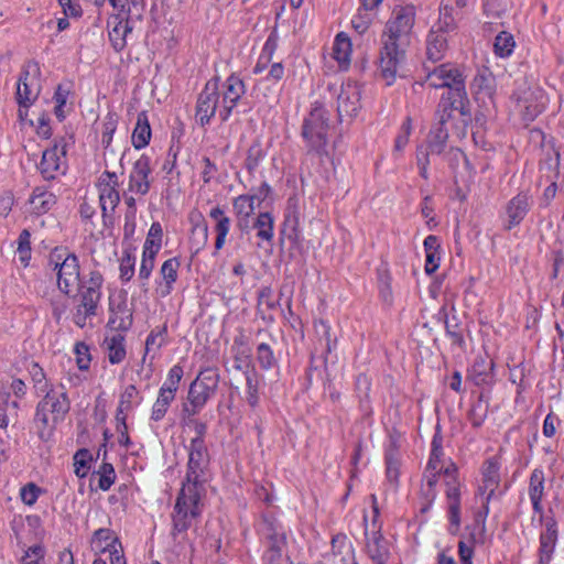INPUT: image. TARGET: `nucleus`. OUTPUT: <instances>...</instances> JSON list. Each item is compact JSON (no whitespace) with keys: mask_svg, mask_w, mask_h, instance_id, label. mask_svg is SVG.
<instances>
[{"mask_svg":"<svg viewBox=\"0 0 564 564\" xmlns=\"http://www.w3.org/2000/svg\"><path fill=\"white\" fill-rule=\"evenodd\" d=\"M66 154V144L59 145L55 143L51 149H47L42 154V160L39 165L40 172L45 180L55 178V173L63 172L62 158Z\"/></svg>","mask_w":564,"mask_h":564,"instance_id":"4468645a","label":"nucleus"},{"mask_svg":"<svg viewBox=\"0 0 564 564\" xmlns=\"http://www.w3.org/2000/svg\"><path fill=\"white\" fill-rule=\"evenodd\" d=\"M97 474L99 475L98 487L101 490H108L116 479L113 466L109 463H102Z\"/></svg>","mask_w":564,"mask_h":564,"instance_id":"a18cd8bd","label":"nucleus"},{"mask_svg":"<svg viewBox=\"0 0 564 564\" xmlns=\"http://www.w3.org/2000/svg\"><path fill=\"white\" fill-rule=\"evenodd\" d=\"M257 229V236L265 241L273 238V217L269 213H260L253 224Z\"/></svg>","mask_w":564,"mask_h":564,"instance_id":"72a5a7b5","label":"nucleus"},{"mask_svg":"<svg viewBox=\"0 0 564 564\" xmlns=\"http://www.w3.org/2000/svg\"><path fill=\"white\" fill-rule=\"evenodd\" d=\"M217 79L209 80L199 94L196 106V118L202 126L209 123L218 108Z\"/></svg>","mask_w":564,"mask_h":564,"instance_id":"9d476101","label":"nucleus"},{"mask_svg":"<svg viewBox=\"0 0 564 564\" xmlns=\"http://www.w3.org/2000/svg\"><path fill=\"white\" fill-rule=\"evenodd\" d=\"M445 328L447 334L451 336L453 344L462 346L464 344V338L462 333L458 329V324L453 321H445Z\"/></svg>","mask_w":564,"mask_h":564,"instance_id":"774afa93","label":"nucleus"},{"mask_svg":"<svg viewBox=\"0 0 564 564\" xmlns=\"http://www.w3.org/2000/svg\"><path fill=\"white\" fill-rule=\"evenodd\" d=\"M492 370L494 361L479 357L475 360L469 377L476 386L488 384L494 378Z\"/></svg>","mask_w":564,"mask_h":564,"instance_id":"6ab92c4d","label":"nucleus"},{"mask_svg":"<svg viewBox=\"0 0 564 564\" xmlns=\"http://www.w3.org/2000/svg\"><path fill=\"white\" fill-rule=\"evenodd\" d=\"M208 239V227L203 220L192 228V245L196 248V252L199 251L207 242Z\"/></svg>","mask_w":564,"mask_h":564,"instance_id":"c03bdc74","label":"nucleus"},{"mask_svg":"<svg viewBox=\"0 0 564 564\" xmlns=\"http://www.w3.org/2000/svg\"><path fill=\"white\" fill-rule=\"evenodd\" d=\"M247 402L253 408L258 404V383L254 380V371H246Z\"/></svg>","mask_w":564,"mask_h":564,"instance_id":"5fc2aeb1","label":"nucleus"},{"mask_svg":"<svg viewBox=\"0 0 564 564\" xmlns=\"http://www.w3.org/2000/svg\"><path fill=\"white\" fill-rule=\"evenodd\" d=\"M426 80L434 88H448L447 96L444 95L440 101L451 102V108L458 109L456 134L465 138L471 122V110L465 88V77L460 69L452 64H442L429 70Z\"/></svg>","mask_w":564,"mask_h":564,"instance_id":"f03ea898","label":"nucleus"},{"mask_svg":"<svg viewBox=\"0 0 564 564\" xmlns=\"http://www.w3.org/2000/svg\"><path fill=\"white\" fill-rule=\"evenodd\" d=\"M499 482L498 466L497 464L489 462L482 473V486L479 487V494L485 495L487 492L486 500H490Z\"/></svg>","mask_w":564,"mask_h":564,"instance_id":"cd10ccee","label":"nucleus"},{"mask_svg":"<svg viewBox=\"0 0 564 564\" xmlns=\"http://www.w3.org/2000/svg\"><path fill=\"white\" fill-rule=\"evenodd\" d=\"M516 42L513 36L506 31H501L495 39L494 50L497 56L508 57L513 52Z\"/></svg>","mask_w":564,"mask_h":564,"instance_id":"f704fd0d","label":"nucleus"},{"mask_svg":"<svg viewBox=\"0 0 564 564\" xmlns=\"http://www.w3.org/2000/svg\"><path fill=\"white\" fill-rule=\"evenodd\" d=\"M302 220L301 206L296 197H290L288 200V208L285 215V226L291 230L290 238L297 241L300 240V225Z\"/></svg>","mask_w":564,"mask_h":564,"instance_id":"412c9836","label":"nucleus"},{"mask_svg":"<svg viewBox=\"0 0 564 564\" xmlns=\"http://www.w3.org/2000/svg\"><path fill=\"white\" fill-rule=\"evenodd\" d=\"M459 119L458 109L451 108V102L440 101L436 110V123L431 129L427 143L429 149L432 153L441 154L449 138V126L453 131V135L460 139L456 134L455 124Z\"/></svg>","mask_w":564,"mask_h":564,"instance_id":"39448f33","label":"nucleus"},{"mask_svg":"<svg viewBox=\"0 0 564 564\" xmlns=\"http://www.w3.org/2000/svg\"><path fill=\"white\" fill-rule=\"evenodd\" d=\"M315 334L318 337L319 341H325V354L328 355L332 352L333 348L336 345V338L332 339L330 336V326L323 319L316 321L314 323Z\"/></svg>","mask_w":564,"mask_h":564,"instance_id":"58836bf2","label":"nucleus"},{"mask_svg":"<svg viewBox=\"0 0 564 564\" xmlns=\"http://www.w3.org/2000/svg\"><path fill=\"white\" fill-rule=\"evenodd\" d=\"M202 491L196 490L195 485H183L175 501L172 513V535L186 533L193 521L202 513Z\"/></svg>","mask_w":564,"mask_h":564,"instance_id":"20e7f679","label":"nucleus"},{"mask_svg":"<svg viewBox=\"0 0 564 564\" xmlns=\"http://www.w3.org/2000/svg\"><path fill=\"white\" fill-rule=\"evenodd\" d=\"M460 502L452 501L448 505V511H449V521H451V532L456 533L460 525Z\"/></svg>","mask_w":564,"mask_h":564,"instance_id":"052dcab7","label":"nucleus"},{"mask_svg":"<svg viewBox=\"0 0 564 564\" xmlns=\"http://www.w3.org/2000/svg\"><path fill=\"white\" fill-rule=\"evenodd\" d=\"M70 409L66 392H56L53 389L45 391L44 398L39 402L35 412L37 435L42 441L51 438L58 422L63 421Z\"/></svg>","mask_w":564,"mask_h":564,"instance_id":"7ed1b4c3","label":"nucleus"},{"mask_svg":"<svg viewBox=\"0 0 564 564\" xmlns=\"http://www.w3.org/2000/svg\"><path fill=\"white\" fill-rule=\"evenodd\" d=\"M100 300V291L93 288L82 286V306L85 310V316L95 315L97 304Z\"/></svg>","mask_w":564,"mask_h":564,"instance_id":"c9c22d12","label":"nucleus"},{"mask_svg":"<svg viewBox=\"0 0 564 564\" xmlns=\"http://www.w3.org/2000/svg\"><path fill=\"white\" fill-rule=\"evenodd\" d=\"M110 180H113V185L109 183L100 185L99 203L102 210L104 224L107 226V221L111 220V216L120 202L119 192L116 189L117 175L116 173H105Z\"/></svg>","mask_w":564,"mask_h":564,"instance_id":"dca6fc26","label":"nucleus"},{"mask_svg":"<svg viewBox=\"0 0 564 564\" xmlns=\"http://www.w3.org/2000/svg\"><path fill=\"white\" fill-rule=\"evenodd\" d=\"M137 395H138V390H137L135 386H133V384L128 386L120 395L119 404H121V409L131 410L133 400L137 398Z\"/></svg>","mask_w":564,"mask_h":564,"instance_id":"e2e57ef3","label":"nucleus"},{"mask_svg":"<svg viewBox=\"0 0 564 564\" xmlns=\"http://www.w3.org/2000/svg\"><path fill=\"white\" fill-rule=\"evenodd\" d=\"M235 369L239 370V371H243L246 373V371H248V368L250 366V355L248 351L243 350V349H238L236 355H235Z\"/></svg>","mask_w":564,"mask_h":564,"instance_id":"69168bd1","label":"nucleus"},{"mask_svg":"<svg viewBox=\"0 0 564 564\" xmlns=\"http://www.w3.org/2000/svg\"><path fill=\"white\" fill-rule=\"evenodd\" d=\"M278 304H279V302L276 299H274L273 291L271 288L261 289V291L259 292V296H258V307L261 311L275 310Z\"/></svg>","mask_w":564,"mask_h":564,"instance_id":"8fccbe9b","label":"nucleus"},{"mask_svg":"<svg viewBox=\"0 0 564 564\" xmlns=\"http://www.w3.org/2000/svg\"><path fill=\"white\" fill-rule=\"evenodd\" d=\"M350 47L351 43L348 36H346L344 33L337 34L334 45V58L339 63L348 62Z\"/></svg>","mask_w":564,"mask_h":564,"instance_id":"ea45409f","label":"nucleus"},{"mask_svg":"<svg viewBox=\"0 0 564 564\" xmlns=\"http://www.w3.org/2000/svg\"><path fill=\"white\" fill-rule=\"evenodd\" d=\"M180 262L175 258L167 259L161 267V275L164 286L161 289V296L165 297L172 292V285L177 279Z\"/></svg>","mask_w":564,"mask_h":564,"instance_id":"bb28decb","label":"nucleus"},{"mask_svg":"<svg viewBox=\"0 0 564 564\" xmlns=\"http://www.w3.org/2000/svg\"><path fill=\"white\" fill-rule=\"evenodd\" d=\"M411 134V119L406 118L403 122L400 134L395 138L394 142V151H402L403 148L409 142V137Z\"/></svg>","mask_w":564,"mask_h":564,"instance_id":"bf43d9fd","label":"nucleus"},{"mask_svg":"<svg viewBox=\"0 0 564 564\" xmlns=\"http://www.w3.org/2000/svg\"><path fill=\"white\" fill-rule=\"evenodd\" d=\"M40 86L34 76L30 75L29 69H23L17 87V101L20 107L29 108L37 98Z\"/></svg>","mask_w":564,"mask_h":564,"instance_id":"f3484780","label":"nucleus"},{"mask_svg":"<svg viewBox=\"0 0 564 564\" xmlns=\"http://www.w3.org/2000/svg\"><path fill=\"white\" fill-rule=\"evenodd\" d=\"M182 377H183V368L178 365H175L174 367H172L170 369L166 381L164 382V384L161 387L160 390L175 395V392L178 389V384H180Z\"/></svg>","mask_w":564,"mask_h":564,"instance_id":"37998d69","label":"nucleus"},{"mask_svg":"<svg viewBox=\"0 0 564 564\" xmlns=\"http://www.w3.org/2000/svg\"><path fill=\"white\" fill-rule=\"evenodd\" d=\"M44 556V550L40 545L31 546L22 557L23 564H39Z\"/></svg>","mask_w":564,"mask_h":564,"instance_id":"680f3d73","label":"nucleus"},{"mask_svg":"<svg viewBox=\"0 0 564 564\" xmlns=\"http://www.w3.org/2000/svg\"><path fill=\"white\" fill-rule=\"evenodd\" d=\"M37 496L39 488L34 484H28L21 489V499L28 506H32L36 501Z\"/></svg>","mask_w":564,"mask_h":564,"instance_id":"0e129e2a","label":"nucleus"},{"mask_svg":"<svg viewBox=\"0 0 564 564\" xmlns=\"http://www.w3.org/2000/svg\"><path fill=\"white\" fill-rule=\"evenodd\" d=\"M530 208L529 196L524 193L513 197L507 206V215L509 218L508 229L519 225Z\"/></svg>","mask_w":564,"mask_h":564,"instance_id":"a211bd4d","label":"nucleus"},{"mask_svg":"<svg viewBox=\"0 0 564 564\" xmlns=\"http://www.w3.org/2000/svg\"><path fill=\"white\" fill-rule=\"evenodd\" d=\"M476 541L475 533L471 532L469 536V543L465 542L464 540H460L458 543V554L462 564H473V555H474V543Z\"/></svg>","mask_w":564,"mask_h":564,"instance_id":"3c124183","label":"nucleus"},{"mask_svg":"<svg viewBox=\"0 0 564 564\" xmlns=\"http://www.w3.org/2000/svg\"><path fill=\"white\" fill-rule=\"evenodd\" d=\"M232 206L238 218V227L242 230L248 228V218L256 209L253 197L240 195L234 199Z\"/></svg>","mask_w":564,"mask_h":564,"instance_id":"5701e85b","label":"nucleus"},{"mask_svg":"<svg viewBox=\"0 0 564 564\" xmlns=\"http://www.w3.org/2000/svg\"><path fill=\"white\" fill-rule=\"evenodd\" d=\"M150 175V159L147 155H141L130 172L128 189L139 195H147L151 187Z\"/></svg>","mask_w":564,"mask_h":564,"instance_id":"9b49d317","label":"nucleus"},{"mask_svg":"<svg viewBox=\"0 0 564 564\" xmlns=\"http://www.w3.org/2000/svg\"><path fill=\"white\" fill-rule=\"evenodd\" d=\"M116 538H112V532L109 529H98L95 531L93 540H91V546L96 551H108L110 549V543Z\"/></svg>","mask_w":564,"mask_h":564,"instance_id":"79ce46f5","label":"nucleus"},{"mask_svg":"<svg viewBox=\"0 0 564 564\" xmlns=\"http://www.w3.org/2000/svg\"><path fill=\"white\" fill-rule=\"evenodd\" d=\"M18 243L19 260L26 267L31 259L30 232L26 229L21 231Z\"/></svg>","mask_w":564,"mask_h":564,"instance_id":"49530a36","label":"nucleus"},{"mask_svg":"<svg viewBox=\"0 0 564 564\" xmlns=\"http://www.w3.org/2000/svg\"><path fill=\"white\" fill-rule=\"evenodd\" d=\"M195 381H200L202 386L215 392L219 381L218 371L215 368H206L199 372Z\"/></svg>","mask_w":564,"mask_h":564,"instance_id":"09e8293b","label":"nucleus"},{"mask_svg":"<svg viewBox=\"0 0 564 564\" xmlns=\"http://www.w3.org/2000/svg\"><path fill=\"white\" fill-rule=\"evenodd\" d=\"M557 540V531L554 522H546L545 531L540 536V562L545 564L550 561L551 555L554 551V546Z\"/></svg>","mask_w":564,"mask_h":564,"instance_id":"4be33fe9","label":"nucleus"},{"mask_svg":"<svg viewBox=\"0 0 564 564\" xmlns=\"http://www.w3.org/2000/svg\"><path fill=\"white\" fill-rule=\"evenodd\" d=\"M132 31L130 19L118 21L115 26L109 31V39L112 47L120 52L126 46V36Z\"/></svg>","mask_w":564,"mask_h":564,"instance_id":"c756f323","label":"nucleus"},{"mask_svg":"<svg viewBox=\"0 0 564 564\" xmlns=\"http://www.w3.org/2000/svg\"><path fill=\"white\" fill-rule=\"evenodd\" d=\"M225 91L223 96V105L218 110L221 121L228 120L232 108L237 105L238 100L246 93L243 82L235 75L227 78L225 84Z\"/></svg>","mask_w":564,"mask_h":564,"instance_id":"ddd939ff","label":"nucleus"},{"mask_svg":"<svg viewBox=\"0 0 564 564\" xmlns=\"http://www.w3.org/2000/svg\"><path fill=\"white\" fill-rule=\"evenodd\" d=\"M327 111L318 106L311 110L302 127V137L311 150L322 153L327 144L328 134Z\"/></svg>","mask_w":564,"mask_h":564,"instance_id":"0eeeda50","label":"nucleus"},{"mask_svg":"<svg viewBox=\"0 0 564 564\" xmlns=\"http://www.w3.org/2000/svg\"><path fill=\"white\" fill-rule=\"evenodd\" d=\"M257 360L262 369H271L276 365V358L274 357L271 346L267 343H261L257 347Z\"/></svg>","mask_w":564,"mask_h":564,"instance_id":"a19ab883","label":"nucleus"},{"mask_svg":"<svg viewBox=\"0 0 564 564\" xmlns=\"http://www.w3.org/2000/svg\"><path fill=\"white\" fill-rule=\"evenodd\" d=\"M414 21L415 8L405 6L395 8L392 19L386 25L380 50L379 73L387 85L393 84L399 67L405 59Z\"/></svg>","mask_w":564,"mask_h":564,"instance_id":"f257e3e1","label":"nucleus"},{"mask_svg":"<svg viewBox=\"0 0 564 564\" xmlns=\"http://www.w3.org/2000/svg\"><path fill=\"white\" fill-rule=\"evenodd\" d=\"M132 312L126 305H118L111 310L108 324L116 330H128L132 325Z\"/></svg>","mask_w":564,"mask_h":564,"instance_id":"c85d7f7f","label":"nucleus"},{"mask_svg":"<svg viewBox=\"0 0 564 564\" xmlns=\"http://www.w3.org/2000/svg\"><path fill=\"white\" fill-rule=\"evenodd\" d=\"M50 261L54 263V270H57V285L63 293L69 294L73 289L79 288V263L75 254L55 250Z\"/></svg>","mask_w":564,"mask_h":564,"instance_id":"6e6552de","label":"nucleus"},{"mask_svg":"<svg viewBox=\"0 0 564 564\" xmlns=\"http://www.w3.org/2000/svg\"><path fill=\"white\" fill-rule=\"evenodd\" d=\"M93 459L88 449H79L74 456L75 474L83 478L89 469L88 463Z\"/></svg>","mask_w":564,"mask_h":564,"instance_id":"de8ad7c7","label":"nucleus"},{"mask_svg":"<svg viewBox=\"0 0 564 564\" xmlns=\"http://www.w3.org/2000/svg\"><path fill=\"white\" fill-rule=\"evenodd\" d=\"M457 25L452 17V8L445 7L441 11L438 21L433 25L426 36V57L432 63L441 61L448 48V36L455 32Z\"/></svg>","mask_w":564,"mask_h":564,"instance_id":"423d86ee","label":"nucleus"},{"mask_svg":"<svg viewBox=\"0 0 564 564\" xmlns=\"http://www.w3.org/2000/svg\"><path fill=\"white\" fill-rule=\"evenodd\" d=\"M386 474L387 478L390 482H397L399 477V459L394 456L392 449L388 451L386 454Z\"/></svg>","mask_w":564,"mask_h":564,"instance_id":"864d4df0","label":"nucleus"},{"mask_svg":"<svg viewBox=\"0 0 564 564\" xmlns=\"http://www.w3.org/2000/svg\"><path fill=\"white\" fill-rule=\"evenodd\" d=\"M487 414V405L484 404L482 400L479 399L476 403L473 404L471 409L468 412V417L475 427H479Z\"/></svg>","mask_w":564,"mask_h":564,"instance_id":"603ef678","label":"nucleus"},{"mask_svg":"<svg viewBox=\"0 0 564 564\" xmlns=\"http://www.w3.org/2000/svg\"><path fill=\"white\" fill-rule=\"evenodd\" d=\"M544 474L541 469H534L530 477L529 496L535 512H542L541 500L544 490Z\"/></svg>","mask_w":564,"mask_h":564,"instance_id":"b1692460","label":"nucleus"},{"mask_svg":"<svg viewBox=\"0 0 564 564\" xmlns=\"http://www.w3.org/2000/svg\"><path fill=\"white\" fill-rule=\"evenodd\" d=\"M175 399V395L170 394L165 391L160 390L156 401L153 404L151 419L153 421H160L164 417L171 402Z\"/></svg>","mask_w":564,"mask_h":564,"instance_id":"4c0bfd02","label":"nucleus"},{"mask_svg":"<svg viewBox=\"0 0 564 564\" xmlns=\"http://www.w3.org/2000/svg\"><path fill=\"white\" fill-rule=\"evenodd\" d=\"M210 218L216 221L215 231L217 234L215 241V249L220 250L225 242L230 228V218L225 215V212L219 206L214 207L209 213Z\"/></svg>","mask_w":564,"mask_h":564,"instance_id":"aec40b11","label":"nucleus"},{"mask_svg":"<svg viewBox=\"0 0 564 564\" xmlns=\"http://www.w3.org/2000/svg\"><path fill=\"white\" fill-rule=\"evenodd\" d=\"M30 203L35 213L44 214L56 204V197L53 193H50L42 187H36L30 198Z\"/></svg>","mask_w":564,"mask_h":564,"instance_id":"393cba45","label":"nucleus"},{"mask_svg":"<svg viewBox=\"0 0 564 564\" xmlns=\"http://www.w3.org/2000/svg\"><path fill=\"white\" fill-rule=\"evenodd\" d=\"M151 139V128L145 112L138 116L137 126L132 133V143L135 149H142L149 144Z\"/></svg>","mask_w":564,"mask_h":564,"instance_id":"a878e982","label":"nucleus"},{"mask_svg":"<svg viewBox=\"0 0 564 564\" xmlns=\"http://www.w3.org/2000/svg\"><path fill=\"white\" fill-rule=\"evenodd\" d=\"M76 362L80 370H87L90 364L89 347L84 343L75 345Z\"/></svg>","mask_w":564,"mask_h":564,"instance_id":"4d7b16f0","label":"nucleus"},{"mask_svg":"<svg viewBox=\"0 0 564 564\" xmlns=\"http://www.w3.org/2000/svg\"><path fill=\"white\" fill-rule=\"evenodd\" d=\"M134 263H135V260L134 258L130 254V253H127L122 257L121 259V262H120V279L122 281H130L134 274Z\"/></svg>","mask_w":564,"mask_h":564,"instance_id":"13d9d810","label":"nucleus"},{"mask_svg":"<svg viewBox=\"0 0 564 564\" xmlns=\"http://www.w3.org/2000/svg\"><path fill=\"white\" fill-rule=\"evenodd\" d=\"M208 465L209 454L205 441L192 440L188 449L186 481L183 485H195L196 490L203 491Z\"/></svg>","mask_w":564,"mask_h":564,"instance_id":"1a4fd4ad","label":"nucleus"},{"mask_svg":"<svg viewBox=\"0 0 564 564\" xmlns=\"http://www.w3.org/2000/svg\"><path fill=\"white\" fill-rule=\"evenodd\" d=\"M379 525L369 536L368 528L365 529V535L367 539L366 550L369 557L373 563L386 564L390 557L389 543L382 535Z\"/></svg>","mask_w":564,"mask_h":564,"instance_id":"2eb2a0df","label":"nucleus"},{"mask_svg":"<svg viewBox=\"0 0 564 564\" xmlns=\"http://www.w3.org/2000/svg\"><path fill=\"white\" fill-rule=\"evenodd\" d=\"M123 336L121 334L113 335L110 339H106L108 357L111 364H119L126 357V348L123 345Z\"/></svg>","mask_w":564,"mask_h":564,"instance_id":"473e14b6","label":"nucleus"},{"mask_svg":"<svg viewBox=\"0 0 564 564\" xmlns=\"http://www.w3.org/2000/svg\"><path fill=\"white\" fill-rule=\"evenodd\" d=\"M213 394L214 392L202 386L200 381L194 380L189 386L187 399L194 406H200L203 409Z\"/></svg>","mask_w":564,"mask_h":564,"instance_id":"2f4dec72","label":"nucleus"},{"mask_svg":"<svg viewBox=\"0 0 564 564\" xmlns=\"http://www.w3.org/2000/svg\"><path fill=\"white\" fill-rule=\"evenodd\" d=\"M360 88L356 83H346L341 85L337 97V111L340 120L344 117L351 118L360 108Z\"/></svg>","mask_w":564,"mask_h":564,"instance_id":"f8f14e48","label":"nucleus"},{"mask_svg":"<svg viewBox=\"0 0 564 564\" xmlns=\"http://www.w3.org/2000/svg\"><path fill=\"white\" fill-rule=\"evenodd\" d=\"M31 375H32L33 381L35 382V387L42 392L47 391L45 373H44L43 369L41 367H39V365H36V364L33 365Z\"/></svg>","mask_w":564,"mask_h":564,"instance_id":"338daca9","label":"nucleus"},{"mask_svg":"<svg viewBox=\"0 0 564 564\" xmlns=\"http://www.w3.org/2000/svg\"><path fill=\"white\" fill-rule=\"evenodd\" d=\"M161 243L162 227L159 223H153L150 227L143 246V254L149 257H155L161 249Z\"/></svg>","mask_w":564,"mask_h":564,"instance_id":"7c9ffc66","label":"nucleus"},{"mask_svg":"<svg viewBox=\"0 0 564 564\" xmlns=\"http://www.w3.org/2000/svg\"><path fill=\"white\" fill-rule=\"evenodd\" d=\"M155 263V257H149L142 254V261L139 270V280L141 281V286L147 292V283L145 281L150 278Z\"/></svg>","mask_w":564,"mask_h":564,"instance_id":"6e6d98bb","label":"nucleus"},{"mask_svg":"<svg viewBox=\"0 0 564 564\" xmlns=\"http://www.w3.org/2000/svg\"><path fill=\"white\" fill-rule=\"evenodd\" d=\"M284 545V534L273 533L270 535V544L267 552V558L269 564H275L281 558Z\"/></svg>","mask_w":564,"mask_h":564,"instance_id":"e433bc0d","label":"nucleus"}]
</instances>
